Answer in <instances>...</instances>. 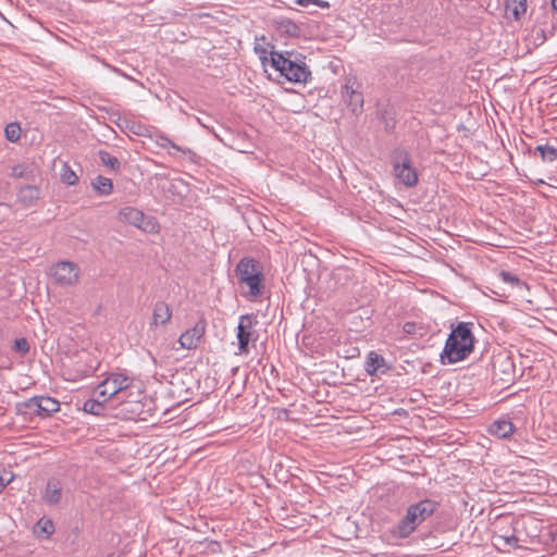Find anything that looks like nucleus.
Returning <instances> with one entry per match:
<instances>
[{"label": "nucleus", "instance_id": "1", "mask_svg": "<svg viewBox=\"0 0 557 557\" xmlns=\"http://www.w3.org/2000/svg\"><path fill=\"white\" fill-rule=\"evenodd\" d=\"M471 325V323L459 322L451 330L441 354L442 364H453L462 361L473 351L474 336Z\"/></svg>", "mask_w": 557, "mask_h": 557}, {"label": "nucleus", "instance_id": "2", "mask_svg": "<svg viewBox=\"0 0 557 557\" xmlns=\"http://www.w3.org/2000/svg\"><path fill=\"white\" fill-rule=\"evenodd\" d=\"M437 508V503L423 499L407 508L404 518L393 529V534L400 539L408 537L422 522L430 518Z\"/></svg>", "mask_w": 557, "mask_h": 557}, {"label": "nucleus", "instance_id": "3", "mask_svg": "<svg viewBox=\"0 0 557 557\" xmlns=\"http://www.w3.org/2000/svg\"><path fill=\"white\" fill-rule=\"evenodd\" d=\"M271 65L292 83L305 84L311 78V72L300 55L290 59L283 53L271 52Z\"/></svg>", "mask_w": 557, "mask_h": 557}, {"label": "nucleus", "instance_id": "4", "mask_svg": "<svg viewBox=\"0 0 557 557\" xmlns=\"http://www.w3.org/2000/svg\"><path fill=\"white\" fill-rule=\"evenodd\" d=\"M237 276L242 283L249 287L251 297H259L262 294V268L258 261L251 258H243L236 267Z\"/></svg>", "mask_w": 557, "mask_h": 557}, {"label": "nucleus", "instance_id": "5", "mask_svg": "<svg viewBox=\"0 0 557 557\" xmlns=\"http://www.w3.org/2000/svg\"><path fill=\"white\" fill-rule=\"evenodd\" d=\"M117 219L120 222L133 225L148 234H157L160 231V225L156 218L146 215L141 210L134 207L121 208Z\"/></svg>", "mask_w": 557, "mask_h": 557}, {"label": "nucleus", "instance_id": "6", "mask_svg": "<svg viewBox=\"0 0 557 557\" xmlns=\"http://www.w3.org/2000/svg\"><path fill=\"white\" fill-rule=\"evenodd\" d=\"M129 377L121 373H114L97 386L96 393L98 394L99 398H102L103 401H107L112 397H116L119 400H123L121 395L125 389L129 387Z\"/></svg>", "mask_w": 557, "mask_h": 557}, {"label": "nucleus", "instance_id": "7", "mask_svg": "<svg viewBox=\"0 0 557 557\" xmlns=\"http://www.w3.org/2000/svg\"><path fill=\"white\" fill-rule=\"evenodd\" d=\"M257 317L255 314H244L239 318L237 326V341L240 354H248V345L250 342H256L258 333L255 329L257 325Z\"/></svg>", "mask_w": 557, "mask_h": 557}, {"label": "nucleus", "instance_id": "8", "mask_svg": "<svg viewBox=\"0 0 557 557\" xmlns=\"http://www.w3.org/2000/svg\"><path fill=\"white\" fill-rule=\"evenodd\" d=\"M395 176L407 187H412L418 183V173L412 165V161L407 152H401L394 162Z\"/></svg>", "mask_w": 557, "mask_h": 557}, {"label": "nucleus", "instance_id": "9", "mask_svg": "<svg viewBox=\"0 0 557 557\" xmlns=\"http://www.w3.org/2000/svg\"><path fill=\"white\" fill-rule=\"evenodd\" d=\"M342 98L354 114H359L363 109V95L359 90L358 83L354 77H347L342 87Z\"/></svg>", "mask_w": 557, "mask_h": 557}, {"label": "nucleus", "instance_id": "10", "mask_svg": "<svg viewBox=\"0 0 557 557\" xmlns=\"http://www.w3.org/2000/svg\"><path fill=\"white\" fill-rule=\"evenodd\" d=\"M52 276L57 283L71 286L77 283L79 269L77 264L70 261H61L52 268Z\"/></svg>", "mask_w": 557, "mask_h": 557}, {"label": "nucleus", "instance_id": "11", "mask_svg": "<svg viewBox=\"0 0 557 557\" xmlns=\"http://www.w3.org/2000/svg\"><path fill=\"white\" fill-rule=\"evenodd\" d=\"M206 320L200 319L193 327L186 330L178 339L182 348L195 349L206 333Z\"/></svg>", "mask_w": 557, "mask_h": 557}, {"label": "nucleus", "instance_id": "12", "mask_svg": "<svg viewBox=\"0 0 557 557\" xmlns=\"http://www.w3.org/2000/svg\"><path fill=\"white\" fill-rule=\"evenodd\" d=\"M62 497V484L59 480L51 478L48 480L44 499L49 505H57L60 503Z\"/></svg>", "mask_w": 557, "mask_h": 557}, {"label": "nucleus", "instance_id": "13", "mask_svg": "<svg viewBox=\"0 0 557 557\" xmlns=\"http://www.w3.org/2000/svg\"><path fill=\"white\" fill-rule=\"evenodd\" d=\"M513 431L512 422L506 419L496 420L488 428V432L498 438H508Z\"/></svg>", "mask_w": 557, "mask_h": 557}, {"label": "nucleus", "instance_id": "14", "mask_svg": "<svg viewBox=\"0 0 557 557\" xmlns=\"http://www.w3.org/2000/svg\"><path fill=\"white\" fill-rule=\"evenodd\" d=\"M172 318V310L168 304L164 301L156 302L152 312V324L154 325H164Z\"/></svg>", "mask_w": 557, "mask_h": 557}, {"label": "nucleus", "instance_id": "15", "mask_svg": "<svg viewBox=\"0 0 557 557\" xmlns=\"http://www.w3.org/2000/svg\"><path fill=\"white\" fill-rule=\"evenodd\" d=\"M16 410L18 414L24 417H32L34 414L41 417L40 405L38 401V397H32L23 403H18L16 405Z\"/></svg>", "mask_w": 557, "mask_h": 557}, {"label": "nucleus", "instance_id": "16", "mask_svg": "<svg viewBox=\"0 0 557 557\" xmlns=\"http://www.w3.org/2000/svg\"><path fill=\"white\" fill-rule=\"evenodd\" d=\"M91 186L100 196H109L113 191L112 181L102 175L96 176L91 181Z\"/></svg>", "mask_w": 557, "mask_h": 557}, {"label": "nucleus", "instance_id": "17", "mask_svg": "<svg viewBox=\"0 0 557 557\" xmlns=\"http://www.w3.org/2000/svg\"><path fill=\"white\" fill-rule=\"evenodd\" d=\"M505 7L516 21L525 14L528 8L527 0H505Z\"/></svg>", "mask_w": 557, "mask_h": 557}, {"label": "nucleus", "instance_id": "18", "mask_svg": "<svg viewBox=\"0 0 557 557\" xmlns=\"http://www.w3.org/2000/svg\"><path fill=\"white\" fill-rule=\"evenodd\" d=\"M40 405L41 417H49L60 409V404L57 399L48 396H37Z\"/></svg>", "mask_w": 557, "mask_h": 557}, {"label": "nucleus", "instance_id": "19", "mask_svg": "<svg viewBox=\"0 0 557 557\" xmlns=\"http://www.w3.org/2000/svg\"><path fill=\"white\" fill-rule=\"evenodd\" d=\"M539 153L544 162H553L557 159V146L553 145H537L534 149V154Z\"/></svg>", "mask_w": 557, "mask_h": 557}, {"label": "nucleus", "instance_id": "20", "mask_svg": "<svg viewBox=\"0 0 557 557\" xmlns=\"http://www.w3.org/2000/svg\"><path fill=\"white\" fill-rule=\"evenodd\" d=\"M277 29L290 37H298L301 33L300 27L289 18H281L276 22Z\"/></svg>", "mask_w": 557, "mask_h": 557}, {"label": "nucleus", "instance_id": "21", "mask_svg": "<svg viewBox=\"0 0 557 557\" xmlns=\"http://www.w3.org/2000/svg\"><path fill=\"white\" fill-rule=\"evenodd\" d=\"M38 198H39V189L33 185L24 186L20 190V199L26 205L33 203Z\"/></svg>", "mask_w": 557, "mask_h": 557}, {"label": "nucleus", "instance_id": "22", "mask_svg": "<svg viewBox=\"0 0 557 557\" xmlns=\"http://www.w3.org/2000/svg\"><path fill=\"white\" fill-rule=\"evenodd\" d=\"M383 362H384V359L381 356L371 351L368 355L367 362H366L367 372L369 374H374Z\"/></svg>", "mask_w": 557, "mask_h": 557}, {"label": "nucleus", "instance_id": "23", "mask_svg": "<svg viewBox=\"0 0 557 557\" xmlns=\"http://www.w3.org/2000/svg\"><path fill=\"white\" fill-rule=\"evenodd\" d=\"M99 158L106 166H109L113 171H119L121 168V162L117 158L111 156L109 152L100 150L99 151Z\"/></svg>", "mask_w": 557, "mask_h": 557}, {"label": "nucleus", "instance_id": "24", "mask_svg": "<svg viewBox=\"0 0 557 557\" xmlns=\"http://www.w3.org/2000/svg\"><path fill=\"white\" fill-rule=\"evenodd\" d=\"M60 176L61 181L70 186L78 182V176L66 163L63 164Z\"/></svg>", "mask_w": 557, "mask_h": 557}, {"label": "nucleus", "instance_id": "25", "mask_svg": "<svg viewBox=\"0 0 557 557\" xmlns=\"http://www.w3.org/2000/svg\"><path fill=\"white\" fill-rule=\"evenodd\" d=\"M103 403L102 399H88L84 403L83 409L88 413L100 414L103 410Z\"/></svg>", "mask_w": 557, "mask_h": 557}, {"label": "nucleus", "instance_id": "26", "mask_svg": "<svg viewBox=\"0 0 557 557\" xmlns=\"http://www.w3.org/2000/svg\"><path fill=\"white\" fill-rule=\"evenodd\" d=\"M5 138L11 143H16L21 137V126L17 123H10L4 128Z\"/></svg>", "mask_w": 557, "mask_h": 557}, {"label": "nucleus", "instance_id": "27", "mask_svg": "<svg viewBox=\"0 0 557 557\" xmlns=\"http://www.w3.org/2000/svg\"><path fill=\"white\" fill-rule=\"evenodd\" d=\"M502 282L510 284L512 287H520L523 285L522 281L515 274L508 271H502L498 275Z\"/></svg>", "mask_w": 557, "mask_h": 557}, {"label": "nucleus", "instance_id": "28", "mask_svg": "<svg viewBox=\"0 0 557 557\" xmlns=\"http://www.w3.org/2000/svg\"><path fill=\"white\" fill-rule=\"evenodd\" d=\"M11 175L15 178H29L30 171L24 164H16L12 168Z\"/></svg>", "mask_w": 557, "mask_h": 557}, {"label": "nucleus", "instance_id": "29", "mask_svg": "<svg viewBox=\"0 0 557 557\" xmlns=\"http://www.w3.org/2000/svg\"><path fill=\"white\" fill-rule=\"evenodd\" d=\"M13 350L21 356H25L29 351V344L27 339L24 337L16 338L13 344Z\"/></svg>", "mask_w": 557, "mask_h": 557}, {"label": "nucleus", "instance_id": "30", "mask_svg": "<svg viewBox=\"0 0 557 557\" xmlns=\"http://www.w3.org/2000/svg\"><path fill=\"white\" fill-rule=\"evenodd\" d=\"M160 139H161V141H162V143L160 144V146H161L162 148H172V149H174L175 151H177V152H182V153H184V154H186V153H190V152H191V150H190V149H184V148H182L181 146L176 145V144H175V143H173L170 138H168V137H165V136H161V137H160Z\"/></svg>", "mask_w": 557, "mask_h": 557}, {"label": "nucleus", "instance_id": "31", "mask_svg": "<svg viewBox=\"0 0 557 557\" xmlns=\"http://www.w3.org/2000/svg\"><path fill=\"white\" fill-rule=\"evenodd\" d=\"M160 139H161V141H162V143L160 144V146H161L162 148H172V149H174L175 151H177V152H182V153H184V154H186V153H190V152H191V150H190V149H184V148H182L181 146L176 145V144H175V143H173L170 138H168V137H165V136H161V137H160Z\"/></svg>", "mask_w": 557, "mask_h": 557}, {"label": "nucleus", "instance_id": "32", "mask_svg": "<svg viewBox=\"0 0 557 557\" xmlns=\"http://www.w3.org/2000/svg\"><path fill=\"white\" fill-rule=\"evenodd\" d=\"M160 139H161V141H162V143L160 144V146H161L162 148H172V149H174L175 151H177V152H182V153H184V154H186V153H190V152H191V150H190V149H184V148H182L181 146L176 145V144H175V143H173L170 138H168V137H165V136H161V137H160Z\"/></svg>", "mask_w": 557, "mask_h": 557}, {"label": "nucleus", "instance_id": "33", "mask_svg": "<svg viewBox=\"0 0 557 557\" xmlns=\"http://www.w3.org/2000/svg\"><path fill=\"white\" fill-rule=\"evenodd\" d=\"M296 3L304 8H309L311 5L320 7V8H329V2L324 0H296Z\"/></svg>", "mask_w": 557, "mask_h": 557}, {"label": "nucleus", "instance_id": "34", "mask_svg": "<svg viewBox=\"0 0 557 557\" xmlns=\"http://www.w3.org/2000/svg\"><path fill=\"white\" fill-rule=\"evenodd\" d=\"M497 536L505 542L508 546H518V537L515 535V533L511 534H497Z\"/></svg>", "mask_w": 557, "mask_h": 557}, {"label": "nucleus", "instance_id": "35", "mask_svg": "<svg viewBox=\"0 0 557 557\" xmlns=\"http://www.w3.org/2000/svg\"><path fill=\"white\" fill-rule=\"evenodd\" d=\"M38 525L41 528V531L48 535L52 534L54 531L53 523L50 520H46V521L40 520L38 522Z\"/></svg>", "mask_w": 557, "mask_h": 557}, {"label": "nucleus", "instance_id": "36", "mask_svg": "<svg viewBox=\"0 0 557 557\" xmlns=\"http://www.w3.org/2000/svg\"><path fill=\"white\" fill-rule=\"evenodd\" d=\"M418 325L416 322H406L403 326V330L407 334H416L417 333Z\"/></svg>", "mask_w": 557, "mask_h": 557}, {"label": "nucleus", "instance_id": "37", "mask_svg": "<svg viewBox=\"0 0 557 557\" xmlns=\"http://www.w3.org/2000/svg\"><path fill=\"white\" fill-rule=\"evenodd\" d=\"M13 475L10 478H5L4 474L0 472V493L4 490V487L12 481Z\"/></svg>", "mask_w": 557, "mask_h": 557}, {"label": "nucleus", "instance_id": "38", "mask_svg": "<svg viewBox=\"0 0 557 557\" xmlns=\"http://www.w3.org/2000/svg\"><path fill=\"white\" fill-rule=\"evenodd\" d=\"M131 129H132L135 134H137V135H141V132H140L141 126H140V125H137L136 127H135V126H133Z\"/></svg>", "mask_w": 557, "mask_h": 557}, {"label": "nucleus", "instance_id": "39", "mask_svg": "<svg viewBox=\"0 0 557 557\" xmlns=\"http://www.w3.org/2000/svg\"><path fill=\"white\" fill-rule=\"evenodd\" d=\"M552 8L557 11V0H552Z\"/></svg>", "mask_w": 557, "mask_h": 557}]
</instances>
